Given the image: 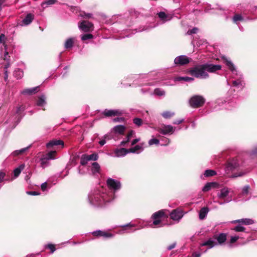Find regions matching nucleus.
I'll use <instances>...</instances> for the list:
<instances>
[{"instance_id": "f257e3e1", "label": "nucleus", "mask_w": 257, "mask_h": 257, "mask_svg": "<svg viewBox=\"0 0 257 257\" xmlns=\"http://www.w3.org/2000/svg\"><path fill=\"white\" fill-rule=\"evenodd\" d=\"M90 203L95 206H103L112 200V197L106 193V189L99 187L91 190L88 195Z\"/></svg>"}, {"instance_id": "f03ea898", "label": "nucleus", "mask_w": 257, "mask_h": 257, "mask_svg": "<svg viewBox=\"0 0 257 257\" xmlns=\"http://www.w3.org/2000/svg\"><path fill=\"white\" fill-rule=\"evenodd\" d=\"M190 72L192 75L200 79H206L209 76L204 64L194 67Z\"/></svg>"}, {"instance_id": "7ed1b4c3", "label": "nucleus", "mask_w": 257, "mask_h": 257, "mask_svg": "<svg viewBox=\"0 0 257 257\" xmlns=\"http://www.w3.org/2000/svg\"><path fill=\"white\" fill-rule=\"evenodd\" d=\"M167 217V215L165 214L164 210H160L157 212L154 213L152 218L154 219L152 224H150L151 227H154V226L157 227H161L164 225L162 222V219L163 217Z\"/></svg>"}, {"instance_id": "20e7f679", "label": "nucleus", "mask_w": 257, "mask_h": 257, "mask_svg": "<svg viewBox=\"0 0 257 257\" xmlns=\"http://www.w3.org/2000/svg\"><path fill=\"white\" fill-rule=\"evenodd\" d=\"M56 154V151H52L43 155L40 159L41 167L43 168H45L47 167L49 164V161L50 160H54L55 159V155Z\"/></svg>"}, {"instance_id": "39448f33", "label": "nucleus", "mask_w": 257, "mask_h": 257, "mask_svg": "<svg viewBox=\"0 0 257 257\" xmlns=\"http://www.w3.org/2000/svg\"><path fill=\"white\" fill-rule=\"evenodd\" d=\"M205 102V99L201 95H194L189 100L191 107L197 108L201 106Z\"/></svg>"}, {"instance_id": "423d86ee", "label": "nucleus", "mask_w": 257, "mask_h": 257, "mask_svg": "<svg viewBox=\"0 0 257 257\" xmlns=\"http://www.w3.org/2000/svg\"><path fill=\"white\" fill-rule=\"evenodd\" d=\"M79 29L82 31L87 32L91 31L93 29V24L88 21H83L78 25Z\"/></svg>"}, {"instance_id": "0eeeda50", "label": "nucleus", "mask_w": 257, "mask_h": 257, "mask_svg": "<svg viewBox=\"0 0 257 257\" xmlns=\"http://www.w3.org/2000/svg\"><path fill=\"white\" fill-rule=\"evenodd\" d=\"M107 184L110 188L114 190L119 189L121 187V184L119 181L111 178L107 179Z\"/></svg>"}, {"instance_id": "6e6552de", "label": "nucleus", "mask_w": 257, "mask_h": 257, "mask_svg": "<svg viewBox=\"0 0 257 257\" xmlns=\"http://www.w3.org/2000/svg\"><path fill=\"white\" fill-rule=\"evenodd\" d=\"M190 59L186 56L181 55L177 57L174 59L175 64L184 65L188 64L190 62Z\"/></svg>"}, {"instance_id": "1a4fd4ad", "label": "nucleus", "mask_w": 257, "mask_h": 257, "mask_svg": "<svg viewBox=\"0 0 257 257\" xmlns=\"http://www.w3.org/2000/svg\"><path fill=\"white\" fill-rule=\"evenodd\" d=\"M123 113L122 110L119 109H105L103 114L107 117L112 116H117L120 115Z\"/></svg>"}, {"instance_id": "9d476101", "label": "nucleus", "mask_w": 257, "mask_h": 257, "mask_svg": "<svg viewBox=\"0 0 257 257\" xmlns=\"http://www.w3.org/2000/svg\"><path fill=\"white\" fill-rule=\"evenodd\" d=\"M170 217L173 220H179L183 216L182 211L179 209H175L170 213Z\"/></svg>"}, {"instance_id": "9b49d317", "label": "nucleus", "mask_w": 257, "mask_h": 257, "mask_svg": "<svg viewBox=\"0 0 257 257\" xmlns=\"http://www.w3.org/2000/svg\"><path fill=\"white\" fill-rule=\"evenodd\" d=\"M174 128L171 125H166L159 130V132L164 135H171L174 132Z\"/></svg>"}, {"instance_id": "f8f14e48", "label": "nucleus", "mask_w": 257, "mask_h": 257, "mask_svg": "<svg viewBox=\"0 0 257 257\" xmlns=\"http://www.w3.org/2000/svg\"><path fill=\"white\" fill-rule=\"evenodd\" d=\"M204 65L207 72H215L217 70H220L221 68V66L220 65H214L211 64H205Z\"/></svg>"}, {"instance_id": "ddd939ff", "label": "nucleus", "mask_w": 257, "mask_h": 257, "mask_svg": "<svg viewBox=\"0 0 257 257\" xmlns=\"http://www.w3.org/2000/svg\"><path fill=\"white\" fill-rule=\"evenodd\" d=\"M145 143H141L140 145H137L134 147L128 149L129 153L139 154L142 152L144 149Z\"/></svg>"}, {"instance_id": "4468645a", "label": "nucleus", "mask_w": 257, "mask_h": 257, "mask_svg": "<svg viewBox=\"0 0 257 257\" xmlns=\"http://www.w3.org/2000/svg\"><path fill=\"white\" fill-rule=\"evenodd\" d=\"M92 234L94 236H102L104 238H110L113 236V235L110 233L101 230L94 231L92 232Z\"/></svg>"}, {"instance_id": "2eb2a0df", "label": "nucleus", "mask_w": 257, "mask_h": 257, "mask_svg": "<svg viewBox=\"0 0 257 257\" xmlns=\"http://www.w3.org/2000/svg\"><path fill=\"white\" fill-rule=\"evenodd\" d=\"M128 153V149L124 148L116 149L114 151V156L116 157H124Z\"/></svg>"}, {"instance_id": "dca6fc26", "label": "nucleus", "mask_w": 257, "mask_h": 257, "mask_svg": "<svg viewBox=\"0 0 257 257\" xmlns=\"http://www.w3.org/2000/svg\"><path fill=\"white\" fill-rule=\"evenodd\" d=\"M217 243L214 241V240L210 238L207 240L205 241L200 244V246H207L208 249L211 248L215 245H217Z\"/></svg>"}, {"instance_id": "f3484780", "label": "nucleus", "mask_w": 257, "mask_h": 257, "mask_svg": "<svg viewBox=\"0 0 257 257\" xmlns=\"http://www.w3.org/2000/svg\"><path fill=\"white\" fill-rule=\"evenodd\" d=\"M59 145L62 146V148H63L64 147V142L60 140H52L49 142L48 143H47L46 146L48 149H50L52 147H54Z\"/></svg>"}, {"instance_id": "a211bd4d", "label": "nucleus", "mask_w": 257, "mask_h": 257, "mask_svg": "<svg viewBox=\"0 0 257 257\" xmlns=\"http://www.w3.org/2000/svg\"><path fill=\"white\" fill-rule=\"evenodd\" d=\"M223 60L228 68L231 70L233 74L237 75V71L232 62L226 58H223Z\"/></svg>"}, {"instance_id": "6ab92c4d", "label": "nucleus", "mask_w": 257, "mask_h": 257, "mask_svg": "<svg viewBox=\"0 0 257 257\" xmlns=\"http://www.w3.org/2000/svg\"><path fill=\"white\" fill-rule=\"evenodd\" d=\"M34 18V15L28 14L22 21V26H27L31 23Z\"/></svg>"}, {"instance_id": "aec40b11", "label": "nucleus", "mask_w": 257, "mask_h": 257, "mask_svg": "<svg viewBox=\"0 0 257 257\" xmlns=\"http://www.w3.org/2000/svg\"><path fill=\"white\" fill-rule=\"evenodd\" d=\"M158 15L160 20L163 22V23H165L167 21H170L172 17L170 15H167L165 14L163 12H161L158 13Z\"/></svg>"}, {"instance_id": "412c9836", "label": "nucleus", "mask_w": 257, "mask_h": 257, "mask_svg": "<svg viewBox=\"0 0 257 257\" xmlns=\"http://www.w3.org/2000/svg\"><path fill=\"white\" fill-rule=\"evenodd\" d=\"M219 185L216 182H209L207 183L202 188V191L207 192L210 190L211 188H217Z\"/></svg>"}, {"instance_id": "4be33fe9", "label": "nucleus", "mask_w": 257, "mask_h": 257, "mask_svg": "<svg viewBox=\"0 0 257 257\" xmlns=\"http://www.w3.org/2000/svg\"><path fill=\"white\" fill-rule=\"evenodd\" d=\"M25 167V164H23L20 165L18 168H16L14 170V178H12L10 181H12L13 179L17 178L21 172L24 169Z\"/></svg>"}, {"instance_id": "5701e85b", "label": "nucleus", "mask_w": 257, "mask_h": 257, "mask_svg": "<svg viewBox=\"0 0 257 257\" xmlns=\"http://www.w3.org/2000/svg\"><path fill=\"white\" fill-rule=\"evenodd\" d=\"M232 223H240L245 225H250L253 224L254 221L253 220L249 218H243L234 220L232 221Z\"/></svg>"}, {"instance_id": "b1692460", "label": "nucleus", "mask_w": 257, "mask_h": 257, "mask_svg": "<svg viewBox=\"0 0 257 257\" xmlns=\"http://www.w3.org/2000/svg\"><path fill=\"white\" fill-rule=\"evenodd\" d=\"M232 84L234 86L240 89L244 87V83L241 79V75L239 76L238 79L232 81Z\"/></svg>"}, {"instance_id": "393cba45", "label": "nucleus", "mask_w": 257, "mask_h": 257, "mask_svg": "<svg viewBox=\"0 0 257 257\" xmlns=\"http://www.w3.org/2000/svg\"><path fill=\"white\" fill-rule=\"evenodd\" d=\"M39 87L27 88L22 91L21 93L25 95H31L37 92Z\"/></svg>"}, {"instance_id": "a878e982", "label": "nucleus", "mask_w": 257, "mask_h": 257, "mask_svg": "<svg viewBox=\"0 0 257 257\" xmlns=\"http://www.w3.org/2000/svg\"><path fill=\"white\" fill-rule=\"evenodd\" d=\"M229 192V189L227 187H224L220 190V193L217 194V197L219 198H224L228 196Z\"/></svg>"}, {"instance_id": "bb28decb", "label": "nucleus", "mask_w": 257, "mask_h": 257, "mask_svg": "<svg viewBox=\"0 0 257 257\" xmlns=\"http://www.w3.org/2000/svg\"><path fill=\"white\" fill-rule=\"evenodd\" d=\"M239 164L236 160H233L228 163L226 169L227 170H232L237 168Z\"/></svg>"}, {"instance_id": "cd10ccee", "label": "nucleus", "mask_w": 257, "mask_h": 257, "mask_svg": "<svg viewBox=\"0 0 257 257\" xmlns=\"http://www.w3.org/2000/svg\"><path fill=\"white\" fill-rule=\"evenodd\" d=\"M215 239L217 240L218 244H221L226 241V235L223 233H220L215 237Z\"/></svg>"}, {"instance_id": "c85d7f7f", "label": "nucleus", "mask_w": 257, "mask_h": 257, "mask_svg": "<svg viewBox=\"0 0 257 257\" xmlns=\"http://www.w3.org/2000/svg\"><path fill=\"white\" fill-rule=\"evenodd\" d=\"M125 126L122 125H118L114 126L113 128V130L115 133L118 134H122L125 130Z\"/></svg>"}, {"instance_id": "c756f323", "label": "nucleus", "mask_w": 257, "mask_h": 257, "mask_svg": "<svg viewBox=\"0 0 257 257\" xmlns=\"http://www.w3.org/2000/svg\"><path fill=\"white\" fill-rule=\"evenodd\" d=\"M208 209L207 208V207H203V208H202L200 211H199V218L200 219H203L205 218V217L206 216L208 212Z\"/></svg>"}, {"instance_id": "7c9ffc66", "label": "nucleus", "mask_w": 257, "mask_h": 257, "mask_svg": "<svg viewBox=\"0 0 257 257\" xmlns=\"http://www.w3.org/2000/svg\"><path fill=\"white\" fill-rule=\"evenodd\" d=\"M100 170V166L96 163H93L92 164L91 172L93 175L98 173Z\"/></svg>"}, {"instance_id": "2f4dec72", "label": "nucleus", "mask_w": 257, "mask_h": 257, "mask_svg": "<svg viewBox=\"0 0 257 257\" xmlns=\"http://www.w3.org/2000/svg\"><path fill=\"white\" fill-rule=\"evenodd\" d=\"M135 134V132L133 131H131L127 134L126 140H123L120 143V145L125 146L129 142L130 139L133 136V135Z\"/></svg>"}, {"instance_id": "473e14b6", "label": "nucleus", "mask_w": 257, "mask_h": 257, "mask_svg": "<svg viewBox=\"0 0 257 257\" xmlns=\"http://www.w3.org/2000/svg\"><path fill=\"white\" fill-rule=\"evenodd\" d=\"M46 97L44 95H42L38 98L37 102V105L39 106H43L46 104Z\"/></svg>"}, {"instance_id": "72a5a7b5", "label": "nucleus", "mask_w": 257, "mask_h": 257, "mask_svg": "<svg viewBox=\"0 0 257 257\" xmlns=\"http://www.w3.org/2000/svg\"><path fill=\"white\" fill-rule=\"evenodd\" d=\"M74 44V39L73 38H69L68 39L65 43V48L66 49H70L71 48Z\"/></svg>"}, {"instance_id": "f704fd0d", "label": "nucleus", "mask_w": 257, "mask_h": 257, "mask_svg": "<svg viewBox=\"0 0 257 257\" xmlns=\"http://www.w3.org/2000/svg\"><path fill=\"white\" fill-rule=\"evenodd\" d=\"M136 226H137L136 224L131 223H128L125 225H122V226H121V227L123 228V229L121 231H120V233H122L127 232V231H126V227H129L130 228H131L135 227Z\"/></svg>"}, {"instance_id": "c9c22d12", "label": "nucleus", "mask_w": 257, "mask_h": 257, "mask_svg": "<svg viewBox=\"0 0 257 257\" xmlns=\"http://www.w3.org/2000/svg\"><path fill=\"white\" fill-rule=\"evenodd\" d=\"M133 122L138 126H141L142 124H148L146 121L143 122L142 119L138 117L134 118Z\"/></svg>"}, {"instance_id": "e433bc0d", "label": "nucleus", "mask_w": 257, "mask_h": 257, "mask_svg": "<svg viewBox=\"0 0 257 257\" xmlns=\"http://www.w3.org/2000/svg\"><path fill=\"white\" fill-rule=\"evenodd\" d=\"M56 0H46L45 2L41 4V6L43 8H46L48 6L52 5L56 3Z\"/></svg>"}, {"instance_id": "4c0bfd02", "label": "nucleus", "mask_w": 257, "mask_h": 257, "mask_svg": "<svg viewBox=\"0 0 257 257\" xmlns=\"http://www.w3.org/2000/svg\"><path fill=\"white\" fill-rule=\"evenodd\" d=\"M3 45L4 46L5 49L4 60L7 61V64H8V63L10 64V59H9L10 56H9V53L7 52V46L5 44V43H4Z\"/></svg>"}, {"instance_id": "58836bf2", "label": "nucleus", "mask_w": 257, "mask_h": 257, "mask_svg": "<svg viewBox=\"0 0 257 257\" xmlns=\"http://www.w3.org/2000/svg\"><path fill=\"white\" fill-rule=\"evenodd\" d=\"M216 172L213 170H206L205 171L204 175L205 177H210L215 175Z\"/></svg>"}, {"instance_id": "ea45409f", "label": "nucleus", "mask_w": 257, "mask_h": 257, "mask_svg": "<svg viewBox=\"0 0 257 257\" xmlns=\"http://www.w3.org/2000/svg\"><path fill=\"white\" fill-rule=\"evenodd\" d=\"M154 94L155 95H158V96H164L165 94V92L164 90H163L162 89L160 88H156L154 90Z\"/></svg>"}, {"instance_id": "a19ab883", "label": "nucleus", "mask_w": 257, "mask_h": 257, "mask_svg": "<svg viewBox=\"0 0 257 257\" xmlns=\"http://www.w3.org/2000/svg\"><path fill=\"white\" fill-rule=\"evenodd\" d=\"M249 189L250 187L249 185L244 186L242 189L241 195L243 196L247 195L249 193Z\"/></svg>"}, {"instance_id": "79ce46f5", "label": "nucleus", "mask_w": 257, "mask_h": 257, "mask_svg": "<svg viewBox=\"0 0 257 257\" xmlns=\"http://www.w3.org/2000/svg\"><path fill=\"white\" fill-rule=\"evenodd\" d=\"M89 161H96L97 160L98 156L96 154H92L91 155H86Z\"/></svg>"}, {"instance_id": "37998d69", "label": "nucleus", "mask_w": 257, "mask_h": 257, "mask_svg": "<svg viewBox=\"0 0 257 257\" xmlns=\"http://www.w3.org/2000/svg\"><path fill=\"white\" fill-rule=\"evenodd\" d=\"M160 143V141L158 139L155 138H152L149 141L148 144L149 146H152L153 145H158Z\"/></svg>"}, {"instance_id": "c03bdc74", "label": "nucleus", "mask_w": 257, "mask_h": 257, "mask_svg": "<svg viewBox=\"0 0 257 257\" xmlns=\"http://www.w3.org/2000/svg\"><path fill=\"white\" fill-rule=\"evenodd\" d=\"M14 75L17 79H20L22 77L23 73L20 69H18L15 71Z\"/></svg>"}, {"instance_id": "a18cd8bd", "label": "nucleus", "mask_w": 257, "mask_h": 257, "mask_svg": "<svg viewBox=\"0 0 257 257\" xmlns=\"http://www.w3.org/2000/svg\"><path fill=\"white\" fill-rule=\"evenodd\" d=\"M88 161L89 160L87 157H86V155H83L81 158L80 164L82 165H85Z\"/></svg>"}, {"instance_id": "49530a36", "label": "nucleus", "mask_w": 257, "mask_h": 257, "mask_svg": "<svg viewBox=\"0 0 257 257\" xmlns=\"http://www.w3.org/2000/svg\"><path fill=\"white\" fill-rule=\"evenodd\" d=\"M243 20L242 17L239 14H237L234 16L233 17V21L235 23H237L238 21H241Z\"/></svg>"}, {"instance_id": "de8ad7c7", "label": "nucleus", "mask_w": 257, "mask_h": 257, "mask_svg": "<svg viewBox=\"0 0 257 257\" xmlns=\"http://www.w3.org/2000/svg\"><path fill=\"white\" fill-rule=\"evenodd\" d=\"M174 113L170 111H165L162 113V115L165 118H168L172 116Z\"/></svg>"}, {"instance_id": "09e8293b", "label": "nucleus", "mask_w": 257, "mask_h": 257, "mask_svg": "<svg viewBox=\"0 0 257 257\" xmlns=\"http://www.w3.org/2000/svg\"><path fill=\"white\" fill-rule=\"evenodd\" d=\"M233 230L236 232H243L245 230V228L240 225L235 226L233 229Z\"/></svg>"}, {"instance_id": "8fccbe9b", "label": "nucleus", "mask_w": 257, "mask_h": 257, "mask_svg": "<svg viewBox=\"0 0 257 257\" xmlns=\"http://www.w3.org/2000/svg\"><path fill=\"white\" fill-rule=\"evenodd\" d=\"M93 36L92 34H86L81 36V39L83 41L87 40L88 39H91L93 38Z\"/></svg>"}, {"instance_id": "3c124183", "label": "nucleus", "mask_w": 257, "mask_h": 257, "mask_svg": "<svg viewBox=\"0 0 257 257\" xmlns=\"http://www.w3.org/2000/svg\"><path fill=\"white\" fill-rule=\"evenodd\" d=\"M177 80L178 81L180 80H184L185 81H193L194 79L192 77H180L177 78Z\"/></svg>"}, {"instance_id": "603ef678", "label": "nucleus", "mask_w": 257, "mask_h": 257, "mask_svg": "<svg viewBox=\"0 0 257 257\" xmlns=\"http://www.w3.org/2000/svg\"><path fill=\"white\" fill-rule=\"evenodd\" d=\"M10 64H6L5 65V80L6 81L8 79V70H7V69L10 67Z\"/></svg>"}, {"instance_id": "864d4df0", "label": "nucleus", "mask_w": 257, "mask_h": 257, "mask_svg": "<svg viewBox=\"0 0 257 257\" xmlns=\"http://www.w3.org/2000/svg\"><path fill=\"white\" fill-rule=\"evenodd\" d=\"M246 173V172H239V173H235L233 175H232L231 176H230V178H236V177H241V176H242L243 175H244Z\"/></svg>"}, {"instance_id": "5fc2aeb1", "label": "nucleus", "mask_w": 257, "mask_h": 257, "mask_svg": "<svg viewBox=\"0 0 257 257\" xmlns=\"http://www.w3.org/2000/svg\"><path fill=\"white\" fill-rule=\"evenodd\" d=\"M198 31V29L197 28H193V29H191V30H189L187 32V34L188 35H191V34H196L197 33Z\"/></svg>"}, {"instance_id": "6e6d98bb", "label": "nucleus", "mask_w": 257, "mask_h": 257, "mask_svg": "<svg viewBox=\"0 0 257 257\" xmlns=\"http://www.w3.org/2000/svg\"><path fill=\"white\" fill-rule=\"evenodd\" d=\"M31 146H32V145H30L26 148H24L19 150V152H20L21 154V155L23 154L26 152H27L31 147Z\"/></svg>"}, {"instance_id": "4d7b16f0", "label": "nucleus", "mask_w": 257, "mask_h": 257, "mask_svg": "<svg viewBox=\"0 0 257 257\" xmlns=\"http://www.w3.org/2000/svg\"><path fill=\"white\" fill-rule=\"evenodd\" d=\"M239 238L238 236H231L230 240V243H233L236 242L237 239Z\"/></svg>"}, {"instance_id": "13d9d810", "label": "nucleus", "mask_w": 257, "mask_h": 257, "mask_svg": "<svg viewBox=\"0 0 257 257\" xmlns=\"http://www.w3.org/2000/svg\"><path fill=\"white\" fill-rule=\"evenodd\" d=\"M47 246L51 250V253H53L56 250L54 245L52 244H49Z\"/></svg>"}, {"instance_id": "bf43d9fd", "label": "nucleus", "mask_w": 257, "mask_h": 257, "mask_svg": "<svg viewBox=\"0 0 257 257\" xmlns=\"http://www.w3.org/2000/svg\"><path fill=\"white\" fill-rule=\"evenodd\" d=\"M25 110V108L23 106H18L16 108V113L17 114L19 113L21 111H24Z\"/></svg>"}, {"instance_id": "052dcab7", "label": "nucleus", "mask_w": 257, "mask_h": 257, "mask_svg": "<svg viewBox=\"0 0 257 257\" xmlns=\"http://www.w3.org/2000/svg\"><path fill=\"white\" fill-rule=\"evenodd\" d=\"M113 120L114 122H122L124 120V118L122 117H117L116 118H114Z\"/></svg>"}, {"instance_id": "680f3d73", "label": "nucleus", "mask_w": 257, "mask_h": 257, "mask_svg": "<svg viewBox=\"0 0 257 257\" xmlns=\"http://www.w3.org/2000/svg\"><path fill=\"white\" fill-rule=\"evenodd\" d=\"M27 194L30 195H38L40 194V193L36 191H27Z\"/></svg>"}, {"instance_id": "e2e57ef3", "label": "nucleus", "mask_w": 257, "mask_h": 257, "mask_svg": "<svg viewBox=\"0 0 257 257\" xmlns=\"http://www.w3.org/2000/svg\"><path fill=\"white\" fill-rule=\"evenodd\" d=\"M47 187V182H44L41 184V188L42 190L43 191H45Z\"/></svg>"}, {"instance_id": "0e129e2a", "label": "nucleus", "mask_w": 257, "mask_h": 257, "mask_svg": "<svg viewBox=\"0 0 257 257\" xmlns=\"http://www.w3.org/2000/svg\"><path fill=\"white\" fill-rule=\"evenodd\" d=\"M112 136L109 135V134H106L105 135V136H104L103 139H105V141L106 140H111L112 139Z\"/></svg>"}, {"instance_id": "69168bd1", "label": "nucleus", "mask_w": 257, "mask_h": 257, "mask_svg": "<svg viewBox=\"0 0 257 257\" xmlns=\"http://www.w3.org/2000/svg\"><path fill=\"white\" fill-rule=\"evenodd\" d=\"M21 153H20V152H19V150H16L15 151H14L12 153V155L13 156H19V155H21Z\"/></svg>"}, {"instance_id": "338daca9", "label": "nucleus", "mask_w": 257, "mask_h": 257, "mask_svg": "<svg viewBox=\"0 0 257 257\" xmlns=\"http://www.w3.org/2000/svg\"><path fill=\"white\" fill-rule=\"evenodd\" d=\"M176 244L175 242L173 243L172 244H170L167 247V249L169 250H171L172 249L174 248L175 247Z\"/></svg>"}, {"instance_id": "774afa93", "label": "nucleus", "mask_w": 257, "mask_h": 257, "mask_svg": "<svg viewBox=\"0 0 257 257\" xmlns=\"http://www.w3.org/2000/svg\"><path fill=\"white\" fill-rule=\"evenodd\" d=\"M140 141V138L134 139V140L132 141V142L131 143V146L135 145L136 144H137Z\"/></svg>"}]
</instances>
